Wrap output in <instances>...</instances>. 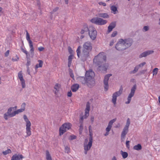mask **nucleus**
I'll use <instances>...</instances> for the list:
<instances>
[{
    "mask_svg": "<svg viewBox=\"0 0 160 160\" xmlns=\"http://www.w3.org/2000/svg\"><path fill=\"white\" fill-rule=\"evenodd\" d=\"M61 85L60 84L56 83L54 87V89L55 90L54 91V93L56 95H57L58 92L59 91L60 89L61 88Z\"/></svg>",
    "mask_w": 160,
    "mask_h": 160,
    "instance_id": "obj_22",
    "label": "nucleus"
},
{
    "mask_svg": "<svg viewBox=\"0 0 160 160\" xmlns=\"http://www.w3.org/2000/svg\"><path fill=\"white\" fill-rule=\"evenodd\" d=\"M70 76L71 78H73L74 77V76L73 74V73L72 72H71L70 71Z\"/></svg>",
    "mask_w": 160,
    "mask_h": 160,
    "instance_id": "obj_59",
    "label": "nucleus"
},
{
    "mask_svg": "<svg viewBox=\"0 0 160 160\" xmlns=\"http://www.w3.org/2000/svg\"><path fill=\"white\" fill-rule=\"evenodd\" d=\"M98 16L100 17L104 18H109V15L106 13H100L98 14Z\"/></svg>",
    "mask_w": 160,
    "mask_h": 160,
    "instance_id": "obj_28",
    "label": "nucleus"
},
{
    "mask_svg": "<svg viewBox=\"0 0 160 160\" xmlns=\"http://www.w3.org/2000/svg\"><path fill=\"white\" fill-rule=\"evenodd\" d=\"M26 38L29 44V46L30 48V52L33 55L34 54V49L33 46L32 42V41L30 39V35L28 33V32L27 31H26Z\"/></svg>",
    "mask_w": 160,
    "mask_h": 160,
    "instance_id": "obj_10",
    "label": "nucleus"
},
{
    "mask_svg": "<svg viewBox=\"0 0 160 160\" xmlns=\"http://www.w3.org/2000/svg\"><path fill=\"white\" fill-rule=\"evenodd\" d=\"M23 158L22 155L15 154L12 156L11 160H20Z\"/></svg>",
    "mask_w": 160,
    "mask_h": 160,
    "instance_id": "obj_19",
    "label": "nucleus"
},
{
    "mask_svg": "<svg viewBox=\"0 0 160 160\" xmlns=\"http://www.w3.org/2000/svg\"><path fill=\"white\" fill-rule=\"evenodd\" d=\"M65 152L68 153L70 152V148L68 146H66L65 147Z\"/></svg>",
    "mask_w": 160,
    "mask_h": 160,
    "instance_id": "obj_42",
    "label": "nucleus"
},
{
    "mask_svg": "<svg viewBox=\"0 0 160 160\" xmlns=\"http://www.w3.org/2000/svg\"><path fill=\"white\" fill-rule=\"evenodd\" d=\"M149 27L148 26H145L143 27L142 30L143 32H146L149 30Z\"/></svg>",
    "mask_w": 160,
    "mask_h": 160,
    "instance_id": "obj_40",
    "label": "nucleus"
},
{
    "mask_svg": "<svg viewBox=\"0 0 160 160\" xmlns=\"http://www.w3.org/2000/svg\"><path fill=\"white\" fill-rule=\"evenodd\" d=\"M88 32L90 38L92 40H95L97 35V32L95 28L92 26H90Z\"/></svg>",
    "mask_w": 160,
    "mask_h": 160,
    "instance_id": "obj_9",
    "label": "nucleus"
},
{
    "mask_svg": "<svg viewBox=\"0 0 160 160\" xmlns=\"http://www.w3.org/2000/svg\"><path fill=\"white\" fill-rule=\"evenodd\" d=\"M136 88V86L134 85L133 87L132 88L131 90V92L129 94L128 97V101L125 102V103L128 104L129 103L131 100L132 98L134 96L135 91Z\"/></svg>",
    "mask_w": 160,
    "mask_h": 160,
    "instance_id": "obj_11",
    "label": "nucleus"
},
{
    "mask_svg": "<svg viewBox=\"0 0 160 160\" xmlns=\"http://www.w3.org/2000/svg\"><path fill=\"white\" fill-rule=\"evenodd\" d=\"M90 21L92 23L99 25H104L107 22L106 20L98 17L93 18L91 19Z\"/></svg>",
    "mask_w": 160,
    "mask_h": 160,
    "instance_id": "obj_7",
    "label": "nucleus"
},
{
    "mask_svg": "<svg viewBox=\"0 0 160 160\" xmlns=\"http://www.w3.org/2000/svg\"><path fill=\"white\" fill-rule=\"evenodd\" d=\"M79 85L78 84H73L71 87V89L73 92H76L78 89Z\"/></svg>",
    "mask_w": 160,
    "mask_h": 160,
    "instance_id": "obj_27",
    "label": "nucleus"
},
{
    "mask_svg": "<svg viewBox=\"0 0 160 160\" xmlns=\"http://www.w3.org/2000/svg\"><path fill=\"white\" fill-rule=\"evenodd\" d=\"M158 68H155L153 70L152 73H153V76L156 75L157 74L158 72Z\"/></svg>",
    "mask_w": 160,
    "mask_h": 160,
    "instance_id": "obj_37",
    "label": "nucleus"
},
{
    "mask_svg": "<svg viewBox=\"0 0 160 160\" xmlns=\"http://www.w3.org/2000/svg\"><path fill=\"white\" fill-rule=\"evenodd\" d=\"M71 63H72V61H68V67L69 68L70 67Z\"/></svg>",
    "mask_w": 160,
    "mask_h": 160,
    "instance_id": "obj_60",
    "label": "nucleus"
},
{
    "mask_svg": "<svg viewBox=\"0 0 160 160\" xmlns=\"http://www.w3.org/2000/svg\"><path fill=\"white\" fill-rule=\"evenodd\" d=\"M71 126V124L69 122L63 124L59 128L60 135H61L63 134L67 131L70 129Z\"/></svg>",
    "mask_w": 160,
    "mask_h": 160,
    "instance_id": "obj_8",
    "label": "nucleus"
},
{
    "mask_svg": "<svg viewBox=\"0 0 160 160\" xmlns=\"http://www.w3.org/2000/svg\"><path fill=\"white\" fill-rule=\"evenodd\" d=\"M11 152H11V150L10 149H8L2 152V153L4 155H6L8 154L11 153Z\"/></svg>",
    "mask_w": 160,
    "mask_h": 160,
    "instance_id": "obj_36",
    "label": "nucleus"
},
{
    "mask_svg": "<svg viewBox=\"0 0 160 160\" xmlns=\"http://www.w3.org/2000/svg\"><path fill=\"white\" fill-rule=\"evenodd\" d=\"M111 160H117V159L116 157L114 156L112 158Z\"/></svg>",
    "mask_w": 160,
    "mask_h": 160,
    "instance_id": "obj_64",
    "label": "nucleus"
},
{
    "mask_svg": "<svg viewBox=\"0 0 160 160\" xmlns=\"http://www.w3.org/2000/svg\"><path fill=\"white\" fill-rule=\"evenodd\" d=\"M26 106V103L25 102H23L21 106V108L25 110V108Z\"/></svg>",
    "mask_w": 160,
    "mask_h": 160,
    "instance_id": "obj_46",
    "label": "nucleus"
},
{
    "mask_svg": "<svg viewBox=\"0 0 160 160\" xmlns=\"http://www.w3.org/2000/svg\"><path fill=\"white\" fill-rule=\"evenodd\" d=\"M24 111V110L22 108L18 109L17 110L15 111L16 115L17 114L19 113L22 112Z\"/></svg>",
    "mask_w": 160,
    "mask_h": 160,
    "instance_id": "obj_38",
    "label": "nucleus"
},
{
    "mask_svg": "<svg viewBox=\"0 0 160 160\" xmlns=\"http://www.w3.org/2000/svg\"><path fill=\"white\" fill-rule=\"evenodd\" d=\"M12 114H9L8 112L4 113L3 115V117L5 120H7L8 117H12Z\"/></svg>",
    "mask_w": 160,
    "mask_h": 160,
    "instance_id": "obj_31",
    "label": "nucleus"
},
{
    "mask_svg": "<svg viewBox=\"0 0 160 160\" xmlns=\"http://www.w3.org/2000/svg\"><path fill=\"white\" fill-rule=\"evenodd\" d=\"M89 132V136L90 137L89 138V141L92 142L93 141V138H92V131Z\"/></svg>",
    "mask_w": 160,
    "mask_h": 160,
    "instance_id": "obj_41",
    "label": "nucleus"
},
{
    "mask_svg": "<svg viewBox=\"0 0 160 160\" xmlns=\"http://www.w3.org/2000/svg\"><path fill=\"white\" fill-rule=\"evenodd\" d=\"M18 77L20 80V81L21 82V84L22 86V88H24L25 87V81L24 79L23 78V76L22 74L21 71H20L18 73Z\"/></svg>",
    "mask_w": 160,
    "mask_h": 160,
    "instance_id": "obj_15",
    "label": "nucleus"
},
{
    "mask_svg": "<svg viewBox=\"0 0 160 160\" xmlns=\"http://www.w3.org/2000/svg\"><path fill=\"white\" fill-rule=\"evenodd\" d=\"M111 74H108L106 75L104 78V84L105 90L106 91L108 89V81L109 77L112 76Z\"/></svg>",
    "mask_w": 160,
    "mask_h": 160,
    "instance_id": "obj_14",
    "label": "nucleus"
},
{
    "mask_svg": "<svg viewBox=\"0 0 160 160\" xmlns=\"http://www.w3.org/2000/svg\"><path fill=\"white\" fill-rule=\"evenodd\" d=\"M85 141V142L84 143V149L89 150L92 146V142L89 141V142H88V143H87L86 141H88V140L86 139Z\"/></svg>",
    "mask_w": 160,
    "mask_h": 160,
    "instance_id": "obj_18",
    "label": "nucleus"
},
{
    "mask_svg": "<svg viewBox=\"0 0 160 160\" xmlns=\"http://www.w3.org/2000/svg\"><path fill=\"white\" fill-rule=\"evenodd\" d=\"M58 9V8L56 7L53 9V11L51 12V14H52L54 12L57 11Z\"/></svg>",
    "mask_w": 160,
    "mask_h": 160,
    "instance_id": "obj_51",
    "label": "nucleus"
},
{
    "mask_svg": "<svg viewBox=\"0 0 160 160\" xmlns=\"http://www.w3.org/2000/svg\"><path fill=\"white\" fill-rule=\"evenodd\" d=\"M116 120V118H114L111 120H110L108 124V126L112 127V125L113 123Z\"/></svg>",
    "mask_w": 160,
    "mask_h": 160,
    "instance_id": "obj_35",
    "label": "nucleus"
},
{
    "mask_svg": "<svg viewBox=\"0 0 160 160\" xmlns=\"http://www.w3.org/2000/svg\"><path fill=\"white\" fill-rule=\"evenodd\" d=\"M111 12L114 14H116L118 12L117 7L114 5H110Z\"/></svg>",
    "mask_w": 160,
    "mask_h": 160,
    "instance_id": "obj_23",
    "label": "nucleus"
},
{
    "mask_svg": "<svg viewBox=\"0 0 160 160\" xmlns=\"http://www.w3.org/2000/svg\"><path fill=\"white\" fill-rule=\"evenodd\" d=\"M117 34V32L116 31L113 32L112 33L111 35L112 37H114L116 36Z\"/></svg>",
    "mask_w": 160,
    "mask_h": 160,
    "instance_id": "obj_43",
    "label": "nucleus"
},
{
    "mask_svg": "<svg viewBox=\"0 0 160 160\" xmlns=\"http://www.w3.org/2000/svg\"><path fill=\"white\" fill-rule=\"evenodd\" d=\"M30 65V61L29 60H28L26 64L27 66H29Z\"/></svg>",
    "mask_w": 160,
    "mask_h": 160,
    "instance_id": "obj_58",
    "label": "nucleus"
},
{
    "mask_svg": "<svg viewBox=\"0 0 160 160\" xmlns=\"http://www.w3.org/2000/svg\"><path fill=\"white\" fill-rule=\"evenodd\" d=\"M139 66H136L133 70L131 71L129 73L130 74H134L136 73L138 70L139 69L138 68Z\"/></svg>",
    "mask_w": 160,
    "mask_h": 160,
    "instance_id": "obj_33",
    "label": "nucleus"
},
{
    "mask_svg": "<svg viewBox=\"0 0 160 160\" xmlns=\"http://www.w3.org/2000/svg\"><path fill=\"white\" fill-rule=\"evenodd\" d=\"M90 104L89 102H87L86 104V108L85 109L84 116L81 118V119L82 121L84 118H86L89 115V112L90 110Z\"/></svg>",
    "mask_w": 160,
    "mask_h": 160,
    "instance_id": "obj_12",
    "label": "nucleus"
},
{
    "mask_svg": "<svg viewBox=\"0 0 160 160\" xmlns=\"http://www.w3.org/2000/svg\"><path fill=\"white\" fill-rule=\"evenodd\" d=\"M46 159L47 160H52L51 156L48 150L46 151Z\"/></svg>",
    "mask_w": 160,
    "mask_h": 160,
    "instance_id": "obj_30",
    "label": "nucleus"
},
{
    "mask_svg": "<svg viewBox=\"0 0 160 160\" xmlns=\"http://www.w3.org/2000/svg\"><path fill=\"white\" fill-rule=\"evenodd\" d=\"M9 50H7L5 53V57H7L8 56L9 54Z\"/></svg>",
    "mask_w": 160,
    "mask_h": 160,
    "instance_id": "obj_55",
    "label": "nucleus"
},
{
    "mask_svg": "<svg viewBox=\"0 0 160 160\" xmlns=\"http://www.w3.org/2000/svg\"><path fill=\"white\" fill-rule=\"evenodd\" d=\"M23 119L26 122V133L27 134L25 137H28L31 134V125L30 122L26 115H23Z\"/></svg>",
    "mask_w": 160,
    "mask_h": 160,
    "instance_id": "obj_6",
    "label": "nucleus"
},
{
    "mask_svg": "<svg viewBox=\"0 0 160 160\" xmlns=\"http://www.w3.org/2000/svg\"><path fill=\"white\" fill-rule=\"evenodd\" d=\"M72 57H73V55H70L68 57V61H72Z\"/></svg>",
    "mask_w": 160,
    "mask_h": 160,
    "instance_id": "obj_53",
    "label": "nucleus"
},
{
    "mask_svg": "<svg viewBox=\"0 0 160 160\" xmlns=\"http://www.w3.org/2000/svg\"><path fill=\"white\" fill-rule=\"evenodd\" d=\"M132 42V40L130 38L121 39V50H124L130 47Z\"/></svg>",
    "mask_w": 160,
    "mask_h": 160,
    "instance_id": "obj_4",
    "label": "nucleus"
},
{
    "mask_svg": "<svg viewBox=\"0 0 160 160\" xmlns=\"http://www.w3.org/2000/svg\"><path fill=\"white\" fill-rule=\"evenodd\" d=\"M19 59V58L16 55V57L15 58H12V61L14 62L17 61Z\"/></svg>",
    "mask_w": 160,
    "mask_h": 160,
    "instance_id": "obj_45",
    "label": "nucleus"
},
{
    "mask_svg": "<svg viewBox=\"0 0 160 160\" xmlns=\"http://www.w3.org/2000/svg\"><path fill=\"white\" fill-rule=\"evenodd\" d=\"M81 48V46H79L76 50V52L78 57L80 58L81 56V60L84 61L86 60L89 56V52L90 51L82 49V52L80 54V50Z\"/></svg>",
    "mask_w": 160,
    "mask_h": 160,
    "instance_id": "obj_3",
    "label": "nucleus"
},
{
    "mask_svg": "<svg viewBox=\"0 0 160 160\" xmlns=\"http://www.w3.org/2000/svg\"><path fill=\"white\" fill-rule=\"evenodd\" d=\"M22 52H23L26 55H27L28 54V52H27V51L24 50V49H23V48H22Z\"/></svg>",
    "mask_w": 160,
    "mask_h": 160,
    "instance_id": "obj_56",
    "label": "nucleus"
},
{
    "mask_svg": "<svg viewBox=\"0 0 160 160\" xmlns=\"http://www.w3.org/2000/svg\"><path fill=\"white\" fill-rule=\"evenodd\" d=\"M121 154L122 155L123 158H126L128 156V153L127 152H123L122 151H121Z\"/></svg>",
    "mask_w": 160,
    "mask_h": 160,
    "instance_id": "obj_32",
    "label": "nucleus"
},
{
    "mask_svg": "<svg viewBox=\"0 0 160 160\" xmlns=\"http://www.w3.org/2000/svg\"><path fill=\"white\" fill-rule=\"evenodd\" d=\"M98 4L100 5H102L104 6H105L106 5V4L105 3L102 2H99L98 3Z\"/></svg>",
    "mask_w": 160,
    "mask_h": 160,
    "instance_id": "obj_48",
    "label": "nucleus"
},
{
    "mask_svg": "<svg viewBox=\"0 0 160 160\" xmlns=\"http://www.w3.org/2000/svg\"><path fill=\"white\" fill-rule=\"evenodd\" d=\"M114 43V42L113 41H111L110 43V46H112L113 45V44Z\"/></svg>",
    "mask_w": 160,
    "mask_h": 160,
    "instance_id": "obj_62",
    "label": "nucleus"
},
{
    "mask_svg": "<svg viewBox=\"0 0 160 160\" xmlns=\"http://www.w3.org/2000/svg\"><path fill=\"white\" fill-rule=\"evenodd\" d=\"M65 3L67 4H68V0H64Z\"/></svg>",
    "mask_w": 160,
    "mask_h": 160,
    "instance_id": "obj_63",
    "label": "nucleus"
},
{
    "mask_svg": "<svg viewBox=\"0 0 160 160\" xmlns=\"http://www.w3.org/2000/svg\"><path fill=\"white\" fill-rule=\"evenodd\" d=\"M106 57L103 52H100L95 56L93 59L94 62L98 66V69L99 71H106L108 66V64L106 63Z\"/></svg>",
    "mask_w": 160,
    "mask_h": 160,
    "instance_id": "obj_1",
    "label": "nucleus"
},
{
    "mask_svg": "<svg viewBox=\"0 0 160 160\" xmlns=\"http://www.w3.org/2000/svg\"><path fill=\"white\" fill-rule=\"evenodd\" d=\"M120 90H119L118 92H117L114 93L112 95V101L115 106H116L117 98L118 96H119L120 94Z\"/></svg>",
    "mask_w": 160,
    "mask_h": 160,
    "instance_id": "obj_16",
    "label": "nucleus"
},
{
    "mask_svg": "<svg viewBox=\"0 0 160 160\" xmlns=\"http://www.w3.org/2000/svg\"><path fill=\"white\" fill-rule=\"evenodd\" d=\"M154 52V51L152 50H148L144 52L139 55V57L140 58L146 57L149 55L152 54Z\"/></svg>",
    "mask_w": 160,
    "mask_h": 160,
    "instance_id": "obj_17",
    "label": "nucleus"
},
{
    "mask_svg": "<svg viewBox=\"0 0 160 160\" xmlns=\"http://www.w3.org/2000/svg\"><path fill=\"white\" fill-rule=\"evenodd\" d=\"M76 137L74 135H71L69 137V139L71 140L75 139L76 138Z\"/></svg>",
    "mask_w": 160,
    "mask_h": 160,
    "instance_id": "obj_44",
    "label": "nucleus"
},
{
    "mask_svg": "<svg viewBox=\"0 0 160 160\" xmlns=\"http://www.w3.org/2000/svg\"><path fill=\"white\" fill-rule=\"evenodd\" d=\"M85 76L86 84L88 87L92 88L94 86L95 84L94 72L92 70H89L86 72Z\"/></svg>",
    "mask_w": 160,
    "mask_h": 160,
    "instance_id": "obj_2",
    "label": "nucleus"
},
{
    "mask_svg": "<svg viewBox=\"0 0 160 160\" xmlns=\"http://www.w3.org/2000/svg\"><path fill=\"white\" fill-rule=\"evenodd\" d=\"M38 49L40 51H42L44 49V48L42 47H40L38 48Z\"/></svg>",
    "mask_w": 160,
    "mask_h": 160,
    "instance_id": "obj_50",
    "label": "nucleus"
},
{
    "mask_svg": "<svg viewBox=\"0 0 160 160\" xmlns=\"http://www.w3.org/2000/svg\"><path fill=\"white\" fill-rule=\"evenodd\" d=\"M94 117L93 116H92L91 117V121L92 122V123L93 122H94Z\"/></svg>",
    "mask_w": 160,
    "mask_h": 160,
    "instance_id": "obj_57",
    "label": "nucleus"
},
{
    "mask_svg": "<svg viewBox=\"0 0 160 160\" xmlns=\"http://www.w3.org/2000/svg\"><path fill=\"white\" fill-rule=\"evenodd\" d=\"M17 108V106L10 107L8 109L7 112L9 114H12V115L13 117H14L16 115V113L15 111H13L16 110Z\"/></svg>",
    "mask_w": 160,
    "mask_h": 160,
    "instance_id": "obj_20",
    "label": "nucleus"
},
{
    "mask_svg": "<svg viewBox=\"0 0 160 160\" xmlns=\"http://www.w3.org/2000/svg\"><path fill=\"white\" fill-rule=\"evenodd\" d=\"M109 134V132L106 131V133L104 134V136H106Z\"/></svg>",
    "mask_w": 160,
    "mask_h": 160,
    "instance_id": "obj_61",
    "label": "nucleus"
},
{
    "mask_svg": "<svg viewBox=\"0 0 160 160\" xmlns=\"http://www.w3.org/2000/svg\"><path fill=\"white\" fill-rule=\"evenodd\" d=\"M116 120V118H114L111 120H110L108 124V126L112 127V125L113 123Z\"/></svg>",
    "mask_w": 160,
    "mask_h": 160,
    "instance_id": "obj_34",
    "label": "nucleus"
},
{
    "mask_svg": "<svg viewBox=\"0 0 160 160\" xmlns=\"http://www.w3.org/2000/svg\"><path fill=\"white\" fill-rule=\"evenodd\" d=\"M130 123V120L128 118L126 124L122 130L121 135V142H123L125 139L126 135L128 131V128Z\"/></svg>",
    "mask_w": 160,
    "mask_h": 160,
    "instance_id": "obj_5",
    "label": "nucleus"
},
{
    "mask_svg": "<svg viewBox=\"0 0 160 160\" xmlns=\"http://www.w3.org/2000/svg\"><path fill=\"white\" fill-rule=\"evenodd\" d=\"M120 41H119L115 46V48H116V49L118 51H119L120 50Z\"/></svg>",
    "mask_w": 160,
    "mask_h": 160,
    "instance_id": "obj_39",
    "label": "nucleus"
},
{
    "mask_svg": "<svg viewBox=\"0 0 160 160\" xmlns=\"http://www.w3.org/2000/svg\"><path fill=\"white\" fill-rule=\"evenodd\" d=\"M133 148L134 150L139 151L142 149V147L140 144H138L137 145H135L133 147Z\"/></svg>",
    "mask_w": 160,
    "mask_h": 160,
    "instance_id": "obj_29",
    "label": "nucleus"
},
{
    "mask_svg": "<svg viewBox=\"0 0 160 160\" xmlns=\"http://www.w3.org/2000/svg\"><path fill=\"white\" fill-rule=\"evenodd\" d=\"M129 142H130L129 141H127L126 142V146L128 148H129Z\"/></svg>",
    "mask_w": 160,
    "mask_h": 160,
    "instance_id": "obj_54",
    "label": "nucleus"
},
{
    "mask_svg": "<svg viewBox=\"0 0 160 160\" xmlns=\"http://www.w3.org/2000/svg\"><path fill=\"white\" fill-rule=\"evenodd\" d=\"M72 95V92L71 91L68 92L67 93V96L68 97H71Z\"/></svg>",
    "mask_w": 160,
    "mask_h": 160,
    "instance_id": "obj_52",
    "label": "nucleus"
},
{
    "mask_svg": "<svg viewBox=\"0 0 160 160\" xmlns=\"http://www.w3.org/2000/svg\"><path fill=\"white\" fill-rule=\"evenodd\" d=\"M89 29V27L88 28L87 25H84L83 28L81 30L80 33L81 34H83L84 32H88Z\"/></svg>",
    "mask_w": 160,
    "mask_h": 160,
    "instance_id": "obj_24",
    "label": "nucleus"
},
{
    "mask_svg": "<svg viewBox=\"0 0 160 160\" xmlns=\"http://www.w3.org/2000/svg\"><path fill=\"white\" fill-rule=\"evenodd\" d=\"M116 26V23L115 22H112L108 26V30L107 32L108 33H110L112 30L113 29L115 28Z\"/></svg>",
    "mask_w": 160,
    "mask_h": 160,
    "instance_id": "obj_21",
    "label": "nucleus"
},
{
    "mask_svg": "<svg viewBox=\"0 0 160 160\" xmlns=\"http://www.w3.org/2000/svg\"><path fill=\"white\" fill-rule=\"evenodd\" d=\"M111 128L112 127L108 126L107 127L106 129V131L109 132L110 131Z\"/></svg>",
    "mask_w": 160,
    "mask_h": 160,
    "instance_id": "obj_49",
    "label": "nucleus"
},
{
    "mask_svg": "<svg viewBox=\"0 0 160 160\" xmlns=\"http://www.w3.org/2000/svg\"><path fill=\"white\" fill-rule=\"evenodd\" d=\"M38 62H39V64H36L35 67V69L36 70L38 68H41L42 66L43 63L42 61L41 60H39L38 61Z\"/></svg>",
    "mask_w": 160,
    "mask_h": 160,
    "instance_id": "obj_26",
    "label": "nucleus"
},
{
    "mask_svg": "<svg viewBox=\"0 0 160 160\" xmlns=\"http://www.w3.org/2000/svg\"><path fill=\"white\" fill-rule=\"evenodd\" d=\"M92 48V44L90 42H86L83 45V49L91 51Z\"/></svg>",
    "mask_w": 160,
    "mask_h": 160,
    "instance_id": "obj_13",
    "label": "nucleus"
},
{
    "mask_svg": "<svg viewBox=\"0 0 160 160\" xmlns=\"http://www.w3.org/2000/svg\"><path fill=\"white\" fill-rule=\"evenodd\" d=\"M145 64V62H143L142 63L138 65H137V66H139L138 68H139L140 67H142Z\"/></svg>",
    "mask_w": 160,
    "mask_h": 160,
    "instance_id": "obj_47",
    "label": "nucleus"
},
{
    "mask_svg": "<svg viewBox=\"0 0 160 160\" xmlns=\"http://www.w3.org/2000/svg\"><path fill=\"white\" fill-rule=\"evenodd\" d=\"M78 80L83 84H85L86 83V78L83 77H80L78 78Z\"/></svg>",
    "mask_w": 160,
    "mask_h": 160,
    "instance_id": "obj_25",
    "label": "nucleus"
}]
</instances>
